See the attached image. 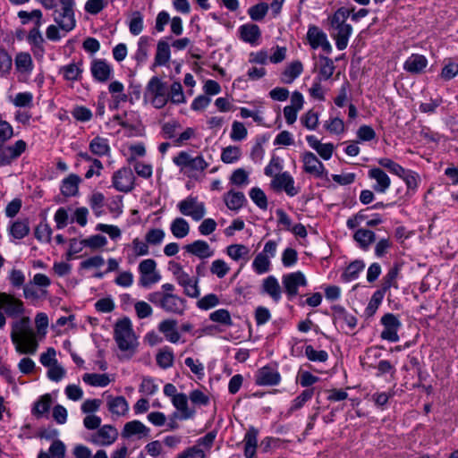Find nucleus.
Segmentation results:
<instances>
[{"label": "nucleus", "instance_id": "f257e3e1", "mask_svg": "<svg viewBox=\"0 0 458 458\" xmlns=\"http://www.w3.org/2000/svg\"><path fill=\"white\" fill-rule=\"evenodd\" d=\"M0 308L7 317L15 318L11 322L10 337L15 351L20 354H34L38 348L35 330L31 327L30 318L25 314V306L15 296L0 293Z\"/></svg>", "mask_w": 458, "mask_h": 458}, {"label": "nucleus", "instance_id": "f03ea898", "mask_svg": "<svg viewBox=\"0 0 458 458\" xmlns=\"http://www.w3.org/2000/svg\"><path fill=\"white\" fill-rule=\"evenodd\" d=\"M114 340L122 351H133L137 345V338L132 331L129 318L119 319L114 325Z\"/></svg>", "mask_w": 458, "mask_h": 458}, {"label": "nucleus", "instance_id": "7ed1b4c3", "mask_svg": "<svg viewBox=\"0 0 458 458\" xmlns=\"http://www.w3.org/2000/svg\"><path fill=\"white\" fill-rule=\"evenodd\" d=\"M60 8H55L53 19L64 33L70 32L76 26L74 0H58Z\"/></svg>", "mask_w": 458, "mask_h": 458}, {"label": "nucleus", "instance_id": "20e7f679", "mask_svg": "<svg viewBox=\"0 0 458 458\" xmlns=\"http://www.w3.org/2000/svg\"><path fill=\"white\" fill-rule=\"evenodd\" d=\"M169 269L172 271L178 284L183 288L185 295L190 298H198L199 296V279L197 277L191 276L176 262H170Z\"/></svg>", "mask_w": 458, "mask_h": 458}, {"label": "nucleus", "instance_id": "39448f33", "mask_svg": "<svg viewBox=\"0 0 458 458\" xmlns=\"http://www.w3.org/2000/svg\"><path fill=\"white\" fill-rule=\"evenodd\" d=\"M27 149V143L23 140H18L13 144L8 141L0 143V166L11 165L18 159Z\"/></svg>", "mask_w": 458, "mask_h": 458}, {"label": "nucleus", "instance_id": "423d86ee", "mask_svg": "<svg viewBox=\"0 0 458 458\" xmlns=\"http://www.w3.org/2000/svg\"><path fill=\"white\" fill-rule=\"evenodd\" d=\"M178 208L182 215L191 216L195 221L202 219L206 213L204 204L191 196L179 202Z\"/></svg>", "mask_w": 458, "mask_h": 458}, {"label": "nucleus", "instance_id": "0eeeda50", "mask_svg": "<svg viewBox=\"0 0 458 458\" xmlns=\"http://www.w3.org/2000/svg\"><path fill=\"white\" fill-rule=\"evenodd\" d=\"M134 175L131 168H121L114 173L112 185L121 192H129L134 186Z\"/></svg>", "mask_w": 458, "mask_h": 458}, {"label": "nucleus", "instance_id": "6e6552de", "mask_svg": "<svg viewBox=\"0 0 458 458\" xmlns=\"http://www.w3.org/2000/svg\"><path fill=\"white\" fill-rule=\"evenodd\" d=\"M118 436L119 433L116 428L112 425H104L91 434L90 441L97 445L107 446L114 444Z\"/></svg>", "mask_w": 458, "mask_h": 458}, {"label": "nucleus", "instance_id": "1a4fd4ad", "mask_svg": "<svg viewBox=\"0 0 458 458\" xmlns=\"http://www.w3.org/2000/svg\"><path fill=\"white\" fill-rule=\"evenodd\" d=\"M381 323L384 329L380 337L390 342H397L399 340L397 331L401 327V322L397 317L392 313H386L382 317Z\"/></svg>", "mask_w": 458, "mask_h": 458}, {"label": "nucleus", "instance_id": "9d476101", "mask_svg": "<svg viewBox=\"0 0 458 458\" xmlns=\"http://www.w3.org/2000/svg\"><path fill=\"white\" fill-rule=\"evenodd\" d=\"M282 283L289 300L298 295V287L305 286L307 280L301 271L286 274L282 278Z\"/></svg>", "mask_w": 458, "mask_h": 458}, {"label": "nucleus", "instance_id": "9b49d317", "mask_svg": "<svg viewBox=\"0 0 458 458\" xmlns=\"http://www.w3.org/2000/svg\"><path fill=\"white\" fill-rule=\"evenodd\" d=\"M275 191H284L287 195L293 197L298 194L299 191L294 187L293 178L286 172L278 174L271 182Z\"/></svg>", "mask_w": 458, "mask_h": 458}, {"label": "nucleus", "instance_id": "f8f14e48", "mask_svg": "<svg viewBox=\"0 0 458 458\" xmlns=\"http://www.w3.org/2000/svg\"><path fill=\"white\" fill-rule=\"evenodd\" d=\"M162 309L169 313L182 315L186 309V301L176 294L165 293Z\"/></svg>", "mask_w": 458, "mask_h": 458}, {"label": "nucleus", "instance_id": "ddd939ff", "mask_svg": "<svg viewBox=\"0 0 458 458\" xmlns=\"http://www.w3.org/2000/svg\"><path fill=\"white\" fill-rule=\"evenodd\" d=\"M90 72H91L92 77L96 81H98L99 82H106L111 78V76L113 74V68L105 60L94 59L91 62Z\"/></svg>", "mask_w": 458, "mask_h": 458}, {"label": "nucleus", "instance_id": "4468645a", "mask_svg": "<svg viewBox=\"0 0 458 458\" xmlns=\"http://www.w3.org/2000/svg\"><path fill=\"white\" fill-rule=\"evenodd\" d=\"M280 374L270 367L259 369L255 382L259 386H276L280 382Z\"/></svg>", "mask_w": 458, "mask_h": 458}, {"label": "nucleus", "instance_id": "2eb2a0df", "mask_svg": "<svg viewBox=\"0 0 458 458\" xmlns=\"http://www.w3.org/2000/svg\"><path fill=\"white\" fill-rule=\"evenodd\" d=\"M304 171L317 177H322L324 174V165L318 160L312 152H306L303 155Z\"/></svg>", "mask_w": 458, "mask_h": 458}, {"label": "nucleus", "instance_id": "dca6fc26", "mask_svg": "<svg viewBox=\"0 0 458 458\" xmlns=\"http://www.w3.org/2000/svg\"><path fill=\"white\" fill-rule=\"evenodd\" d=\"M369 176L377 182V183L373 186L375 191L384 193L389 188L391 182L390 178L382 169H370L369 171Z\"/></svg>", "mask_w": 458, "mask_h": 458}, {"label": "nucleus", "instance_id": "f3484780", "mask_svg": "<svg viewBox=\"0 0 458 458\" xmlns=\"http://www.w3.org/2000/svg\"><path fill=\"white\" fill-rule=\"evenodd\" d=\"M81 182V178L75 174H71L62 181L61 192L65 197L76 196L79 192V184Z\"/></svg>", "mask_w": 458, "mask_h": 458}, {"label": "nucleus", "instance_id": "a211bd4d", "mask_svg": "<svg viewBox=\"0 0 458 458\" xmlns=\"http://www.w3.org/2000/svg\"><path fill=\"white\" fill-rule=\"evenodd\" d=\"M108 411L114 416L120 417L127 413L129 405L123 396H109L106 400Z\"/></svg>", "mask_w": 458, "mask_h": 458}, {"label": "nucleus", "instance_id": "6ab92c4d", "mask_svg": "<svg viewBox=\"0 0 458 458\" xmlns=\"http://www.w3.org/2000/svg\"><path fill=\"white\" fill-rule=\"evenodd\" d=\"M261 289L262 292L269 295L274 301L277 302L281 299V287L275 276H269L265 278Z\"/></svg>", "mask_w": 458, "mask_h": 458}, {"label": "nucleus", "instance_id": "aec40b11", "mask_svg": "<svg viewBox=\"0 0 458 458\" xmlns=\"http://www.w3.org/2000/svg\"><path fill=\"white\" fill-rule=\"evenodd\" d=\"M184 248L187 252L197 256L199 259H206L213 255L212 250L205 241H195L192 243L186 245Z\"/></svg>", "mask_w": 458, "mask_h": 458}, {"label": "nucleus", "instance_id": "412c9836", "mask_svg": "<svg viewBox=\"0 0 458 458\" xmlns=\"http://www.w3.org/2000/svg\"><path fill=\"white\" fill-rule=\"evenodd\" d=\"M173 405L180 413V420H188L193 417L195 411L188 407V397L185 394H179L172 399Z\"/></svg>", "mask_w": 458, "mask_h": 458}, {"label": "nucleus", "instance_id": "4be33fe9", "mask_svg": "<svg viewBox=\"0 0 458 458\" xmlns=\"http://www.w3.org/2000/svg\"><path fill=\"white\" fill-rule=\"evenodd\" d=\"M428 60L422 55L413 54L404 63V69L411 73H420L427 66Z\"/></svg>", "mask_w": 458, "mask_h": 458}, {"label": "nucleus", "instance_id": "5701e85b", "mask_svg": "<svg viewBox=\"0 0 458 458\" xmlns=\"http://www.w3.org/2000/svg\"><path fill=\"white\" fill-rule=\"evenodd\" d=\"M258 430L251 427L244 436V454L247 458H253L258 445Z\"/></svg>", "mask_w": 458, "mask_h": 458}, {"label": "nucleus", "instance_id": "b1692460", "mask_svg": "<svg viewBox=\"0 0 458 458\" xmlns=\"http://www.w3.org/2000/svg\"><path fill=\"white\" fill-rule=\"evenodd\" d=\"M302 71L303 66L300 61L292 62L282 72V82L291 84L302 72Z\"/></svg>", "mask_w": 458, "mask_h": 458}, {"label": "nucleus", "instance_id": "393cba45", "mask_svg": "<svg viewBox=\"0 0 458 458\" xmlns=\"http://www.w3.org/2000/svg\"><path fill=\"white\" fill-rule=\"evenodd\" d=\"M89 148L91 153L98 157L108 156L111 151L108 140L99 136L89 142Z\"/></svg>", "mask_w": 458, "mask_h": 458}, {"label": "nucleus", "instance_id": "a878e982", "mask_svg": "<svg viewBox=\"0 0 458 458\" xmlns=\"http://www.w3.org/2000/svg\"><path fill=\"white\" fill-rule=\"evenodd\" d=\"M176 320L166 319L159 324L158 329L171 343H177L180 340V334L176 330Z\"/></svg>", "mask_w": 458, "mask_h": 458}, {"label": "nucleus", "instance_id": "bb28decb", "mask_svg": "<svg viewBox=\"0 0 458 458\" xmlns=\"http://www.w3.org/2000/svg\"><path fill=\"white\" fill-rule=\"evenodd\" d=\"M81 63H72L64 65L60 69V72L66 81H76L81 79L82 74Z\"/></svg>", "mask_w": 458, "mask_h": 458}, {"label": "nucleus", "instance_id": "cd10ccee", "mask_svg": "<svg viewBox=\"0 0 458 458\" xmlns=\"http://www.w3.org/2000/svg\"><path fill=\"white\" fill-rule=\"evenodd\" d=\"M224 199L226 207L231 210L240 209L246 202V198L242 192L233 191H229L225 195Z\"/></svg>", "mask_w": 458, "mask_h": 458}, {"label": "nucleus", "instance_id": "c85d7f7f", "mask_svg": "<svg viewBox=\"0 0 458 458\" xmlns=\"http://www.w3.org/2000/svg\"><path fill=\"white\" fill-rule=\"evenodd\" d=\"M15 67L18 72L22 73H30L33 70V61L30 55L27 52H20L14 59Z\"/></svg>", "mask_w": 458, "mask_h": 458}, {"label": "nucleus", "instance_id": "c756f323", "mask_svg": "<svg viewBox=\"0 0 458 458\" xmlns=\"http://www.w3.org/2000/svg\"><path fill=\"white\" fill-rule=\"evenodd\" d=\"M241 38L248 43L254 44L260 38V30L256 24H245L240 28Z\"/></svg>", "mask_w": 458, "mask_h": 458}, {"label": "nucleus", "instance_id": "7c9ffc66", "mask_svg": "<svg viewBox=\"0 0 458 458\" xmlns=\"http://www.w3.org/2000/svg\"><path fill=\"white\" fill-rule=\"evenodd\" d=\"M82 380L91 386L98 387H105L112 381L107 374L86 373L82 376Z\"/></svg>", "mask_w": 458, "mask_h": 458}, {"label": "nucleus", "instance_id": "2f4dec72", "mask_svg": "<svg viewBox=\"0 0 458 458\" xmlns=\"http://www.w3.org/2000/svg\"><path fill=\"white\" fill-rule=\"evenodd\" d=\"M130 157L128 158L129 163L133 165L136 173L139 175L143 174V165L138 161L143 156V146L141 145H131L129 148Z\"/></svg>", "mask_w": 458, "mask_h": 458}, {"label": "nucleus", "instance_id": "473e14b6", "mask_svg": "<svg viewBox=\"0 0 458 458\" xmlns=\"http://www.w3.org/2000/svg\"><path fill=\"white\" fill-rule=\"evenodd\" d=\"M161 279V275L156 270L154 259H145V286L156 284Z\"/></svg>", "mask_w": 458, "mask_h": 458}, {"label": "nucleus", "instance_id": "72a5a7b5", "mask_svg": "<svg viewBox=\"0 0 458 458\" xmlns=\"http://www.w3.org/2000/svg\"><path fill=\"white\" fill-rule=\"evenodd\" d=\"M336 34L335 35V45L339 50L346 48L349 41V37L352 34V28L350 24L335 29Z\"/></svg>", "mask_w": 458, "mask_h": 458}, {"label": "nucleus", "instance_id": "f704fd0d", "mask_svg": "<svg viewBox=\"0 0 458 458\" xmlns=\"http://www.w3.org/2000/svg\"><path fill=\"white\" fill-rule=\"evenodd\" d=\"M326 37V33L322 31L318 27L315 25L310 26L307 32V39L313 49L319 47V45H322V42Z\"/></svg>", "mask_w": 458, "mask_h": 458}, {"label": "nucleus", "instance_id": "c9c22d12", "mask_svg": "<svg viewBox=\"0 0 458 458\" xmlns=\"http://www.w3.org/2000/svg\"><path fill=\"white\" fill-rule=\"evenodd\" d=\"M353 238L359 243L360 248L364 250H366L376 240L374 232L369 229L357 230L353 235Z\"/></svg>", "mask_w": 458, "mask_h": 458}, {"label": "nucleus", "instance_id": "e433bc0d", "mask_svg": "<svg viewBox=\"0 0 458 458\" xmlns=\"http://www.w3.org/2000/svg\"><path fill=\"white\" fill-rule=\"evenodd\" d=\"M18 17L23 25L29 23L30 21H34L35 26L41 27L43 13L39 9L32 10L31 12L20 11L18 12Z\"/></svg>", "mask_w": 458, "mask_h": 458}, {"label": "nucleus", "instance_id": "4c0bfd02", "mask_svg": "<svg viewBox=\"0 0 458 458\" xmlns=\"http://www.w3.org/2000/svg\"><path fill=\"white\" fill-rule=\"evenodd\" d=\"M171 232L176 238H183L190 232V226L188 222L182 217L175 218L171 224Z\"/></svg>", "mask_w": 458, "mask_h": 458}, {"label": "nucleus", "instance_id": "58836bf2", "mask_svg": "<svg viewBox=\"0 0 458 458\" xmlns=\"http://www.w3.org/2000/svg\"><path fill=\"white\" fill-rule=\"evenodd\" d=\"M209 319L215 323H218L225 327L233 326L231 314L225 309H219L211 312L209 314Z\"/></svg>", "mask_w": 458, "mask_h": 458}, {"label": "nucleus", "instance_id": "ea45409f", "mask_svg": "<svg viewBox=\"0 0 458 458\" xmlns=\"http://www.w3.org/2000/svg\"><path fill=\"white\" fill-rule=\"evenodd\" d=\"M10 233L15 239L24 238L30 233L28 221L24 219L13 222L11 225Z\"/></svg>", "mask_w": 458, "mask_h": 458}, {"label": "nucleus", "instance_id": "a19ab883", "mask_svg": "<svg viewBox=\"0 0 458 458\" xmlns=\"http://www.w3.org/2000/svg\"><path fill=\"white\" fill-rule=\"evenodd\" d=\"M89 203L97 216H100L104 213L105 196L103 193L94 191L89 197Z\"/></svg>", "mask_w": 458, "mask_h": 458}, {"label": "nucleus", "instance_id": "79ce46f5", "mask_svg": "<svg viewBox=\"0 0 458 458\" xmlns=\"http://www.w3.org/2000/svg\"><path fill=\"white\" fill-rule=\"evenodd\" d=\"M364 267L365 264L363 261L354 260L346 267L342 276L346 281L354 280L358 277L359 273L362 271Z\"/></svg>", "mask_w": 458, "mask_h": 458}, {"label": "nucleus", "instance_id": "37998d69", "mask_svg": "<svg viewBox=\"0 0 458 458\" xmlns=\"http://www.w3.org/2000/svg\"><path fill=\"white\" fill-rule=\"evenodd\" d=\"M157 365L162 369H168L173 365L174 353L169 348L165 347L159 350L156 356Z\"/></svg>", "mask_w": 458, "mask_h": 458}, {"label": "nucleus", "instance_id": "c03bdc74", "mask_svg": "<svg viewBox=\"0 0 458 458\" xmlns=\"http://www.w3.org/2000/svg\"><path fill=\"white\" fill-rule=\"evenodd\" d=\"M270 265L269 257L261 252L255 257L252 263V267L258 274H264L269 271Z\"/></svg>", "mask_w": 458, "mask_h": 458}, {"label": "nucleus", "instance_id": "a18cd8bd", "mask_svg": "<svg viewBox=\"0 0 458 458\" xmlns=\"http://www.w3.org/2000/svg\"><path fill=\"white\" fill-rule=\"evenodd\" d=\"M250 250L243 244H232L226 248L227 255L235 261L249 255Z\"/></svg>", "mask_w": 458, "mask_h": 458}, {"label": "nucleus", "instance_id": "49530a36", "mask_svg": "<svg viewBox=\"0 0 458 458\" xmlns=\"http://www.w3.org/2000/svg\"><path fill=\"white\" fill-rule=\"evenodd\" d=\"M141 96V86L140 84L134 85L133 83H131L128 94H122L119 95L116 98L117 101H127L133 103L135 101L140 100Z\"/></svg>", "mask_w": 458, "mask_h": 458}, {"label": "nucleus", "instance_id": "de8ad7c7", "mask_svg": "<svg viewBox=\"0 0 458 458\" xmlns=\"http://www.w3.org/2000/svg\"><path fill=\"white\" fill-rule=\"evenodd\" d=\"M351 11L346 8H339L331 18V26L334 30L346 25L347 18L350 16Z\"/></svg>", "mask_w": 458, "mask_h": 458}, {"label": "nucleus", "instance_id": "09e8293b", "mask_svg": "<svg viewBox=\"0 0 458 458\" xmlns=\"http://www.w3.org/2000/svg\"><path fill=\"white\" fill-rule=\"evenodd\" d=\"M170 58V47L165 41H159L157 48L156 62L159 65L165 64Z\"/></svg>", "mask_w": 458, "mask_h": 458}, {"label": "nucleus", "instance_id": "8fccbe9b", "mask_svg": "<svg viewBox=\"0 0 458 458\" xmlns=\"http://www.w3.org/2000/svg\"><path fill=\"white\" fill-rule=\"evenodd\" d=\"M12 65V56L5 49L0 48V77H5L10 73Z\"/></svg>", "mask_w": 458, "mask_h": 458}, {"label": "nucleus", "instance_id": "3c124183", "mask_svg": "<svg viewBox=\"0 0 458 458\" xmlns=\"http://www.w3.org/2000/svg\"><path fill=\"white\" fill-rule=\"evenodd\" d=\"M107 243L106 238L100 234L89 236V238L83 239L80 242V244H83L91 250H98L104 247Z\"/></svg>", "mask_w": 458, "mask_h": 458}, {"label": "nucleus", "instance_id": "603ef678", "mask_svg": "<svg viewBox=\"0 0 458 458\" xmlns=\"http://www.w3.org/2000/svg\"><path fill=\"white\" fill-rule=\"evenodd\" d=\"M241 157V150L238 147L228 146L223 149L221 160L225 164H231L237 161Z\"/></svg>", "mask_w": 458, "mask_h": 458}, {"label": "nucleus", "instance_id": "864d4df0", "mask_svg": "<svg viewBox=\"0 0 458 458\" xmlns=\"http://www.w3.org/2000/svg\"><path fill=\"white\" fill-rule=\"evenodd\" d=\"M143 432V424L140 420L127 422L122 431V437L129 438L136 434Z\"/></svg>", "mask_w": 458, "mask_h": 458}, {"label": "nucleus", "instance_id": "5fc2aeb1", "mask_svg": "<svg viewBox=\"0 0 458 458\" xmlns=\"http://www.w3.org/2000/svg\"><path fill=\"white\" fill-rule=\"evenodd\" d=\"M319 58L321 62L319 73L324 80H328L332 77L335 68L334 62L332 59L327 56L321 55Z\"/></svg>", "mask_w": 458, "mask_h": 458}, {"label": "nucleus", "instance_id": "6e6d98bb", "mask_svg": "<svg viewBox=\"0 0 458 458\" xmlns=\"http://www.w3.org/2000/svg\"><path fill=\"white\" fill-rule=\"evenodd\" d=\"M315 388H307L304 391H302L294 400L293 403V405L291 407V411H297L300 410L306 402L310 400L314 394Z\"/></svg>", "mask_w": 458, "mask_h": 458}, {"label": "nucleus", "instance_id": "4d7b16f0", "mask_svg": "<svg viewBox=\"0 0 458 458\" xmlns=\"http://www.w3.org/2000/svg\"><path fill=\"white\" fill-rule=\"evenodd\" d=\"M148 89L152 97L168 94L167 86L157 77L150 80L148 85Z\"/></svg>", "mask_w": 458, "mask_h": 458}, {"label": "nucleus", "instance_id": "13d9d810", "mask_svg": "<svg viewBox=\"0 0 458 458\" xmlns=\"http://www.w3.org/2000/svg\"><path fill=\"white\" fill-rule=\"evenodd\" d=\"M48 324H49V320H48V317L46 313H44V312L37 313V315L35 317V327L37 329V331H35L36 336L38 335H41V336H45L47 334V329L48 327Z\"/></svg>", "mask_w": 458, "mask_h": 458}, {"label": "nucleus", "instance_id": "bf43d9fd", "mask_svg": "<svg viewBox=\"0 0 458 458\" xmlns=\"http://www.w3.org/2000/svg\"><path fill=\"white\" fill-rule=\"evenodd\" d=\"M72 115L79 122L86 123L91 120L93 114L91 110L83 106H76L72 111Z\"/></svg>", "mask_w": 458, "mask_h": 458}, {"label": "nucleus", "instance_id": "052dcab7", "mask_svg": "<svg viewBox=\"0 0 458 458\" xmlns=\"http://www.w3.org/2000/svg\"><path fill=\"white\" fill-rule=\"evenodd\" d=\"M250 197L259 208L267 209V199L266 194L261 189L258 187L252 188L250 191Z\"/></svg>", "mask_w": 458, "mask_h": 458}, {"label": "nucleus", "instance_id": "680f3d73", "mask_svg": "<svg viewBox=\"0 0 458 458\" xmlns=\"http://www.w3.org/2000/svg\"><path fill=\"white\" fill-rule=\"evenodd\" d=\"M11 101L18 107H30L32 106L33 95L30 92H20Z\"/></svg>", "mask_w": 458, "mask_h": 458}, {"label": "nucleus", "instance_id": "e2e57ef3", "mask_svg": "<svg viewBox=\"0 0 458 458\" xmlns=\"http://www.w3.org/2000/svg\"><path fill=\"white\" fill-rule=\"evenodd\" d=\"M385 295V292L380 290H377L372 295L368 307L366 308V313L369 317H371L375 314L376 310H377L379 304L381 303L383 298Z\"/></svg>", "mask_w": 458, "mask_h": 458}, {"label": "nucleus", "instance_id": "0e129e2a", "mask_svg": "<svg viewBox=\"0 0 458 458\" xmlns=\"http://www.w3.org/2000/svg\"><path fill=\"white\" fill-rule=\"evenodd\" d=\"M268 4L266 3L257 4L251 6L248 13L253 21H261L267 14L268 11Z\"/></svg>", "mask_w": 458, "mask_h": 458}, {"label": "nucleus", "instance_id": "69168bd1", "mask_svg": "<svg viewBox=\"0 0 458 458\" xmlns=\"http://www.w3.org/2000/svg\"><path fill=\"white\" fill-rule=\"evenodd\" d=\"M129 28L130 31L134 34L138 35L141 32L143 29V21L141 13L140 12H133L129 20Z\"/></svg>", "mask_w": 458, "mask_h": 458}, {"label": "nucleus", "instance_id": "338daca9", "mask_svg": "<svg viewBox=\"0 0 458 458\" xmlns=\"http://www.w3.org/2000/svg\"><path fill=\"white\" fill-rule=\"evenodd\" d=\"M39 361L46 368L57 364L56 351L53 347L47 348L45 352L40 354Z\"/></svg>", "mask_w": 458, "mask_h": 458}, {"label": "nucleus", "instance_id": "774afa93", "mask_svg": "<svg viewBox=\"0 0 458 458\" xmlns=\"http://www.w3.org/2000/svg\"><path fill=\"white\" fill-rule=\"evenodd\" d=\"M230 270L229 266L223 259H216L212 262L210 272L218 278H223Z\"/></svg>", "mask_w": 458, "mask_h": 458}]
</instances>
